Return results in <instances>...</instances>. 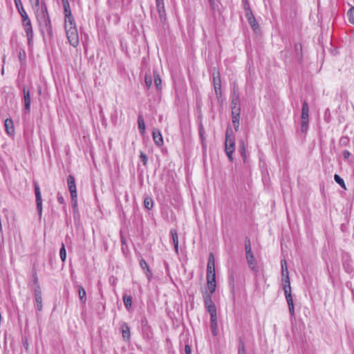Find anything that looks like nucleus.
<instances>
[{
  "label": "nucleus",
  "mask_w": 354,
  "mask_h": 354,
  "mask_svg": "<svg viewBox=\"0 0 354 354\" xmlns=\"http://www.w3.org/2000/svg\"><path fill=\"white\" fill-rule=\"evenodd\" d=\"M35 10L36 18L39 23L41 32H47L50 37L53 36V28L50 17L48 12L46 3L41 1V6H35V0H30Z\"/></svg>",
  "instance_id": "nucleus-1"
},
{
  "label": "nucleus",
  "mask_w": 354,
  "mask_h": 354,
  "mask_svg": "<svg viewBox=\"0 0 354 354\" xmlns=\"http://www.w3.org/2000/svg\"><path fill=\"white\" fill-rule=\"evenodd\" d=\"M235 149V138L232 131L227 127L225 132V151L230 162L233 161L232 154Z\"/></svg>",
  "instance_id": "nucleus-2"
},
{
  "label": "nucleus",
  "mask_w": 354,
  "mask_h": 354,
  "mask_svg": "<svg viewBox=\"0 0 354 354\" xmlns=\"http://www.w3.org/2000/svg\"><path fill=\"white\" fill-rule=\"evenodd\" d=\"M241 273L238 266L232 267L228 270L229 285L232 292L234 291L236 285L241 282Z\"/></svg>",
  "instance_id": "nucleus-3"
},
{
  "label": "nucleus",
  "mask_w": 354,
  "mask_h": 354,
  "mask_svg": "<svg viewBox=\"0 0 354 354\" xmlns=\"http://www.w3.org/2000/svg\"><path fill=\"white\" fill-rule=\"evenodd\" d=\"M65 30L70 44L73 47L77 46L79 45L80 40L77 27L70 26L65 28Z\"/></svg>",
  "instance_id": "nucleus-4"
},
{
  "label": "nucleus",
  "mask_w": 354,
  "mask_h": 354,
  "mask_svg": "<svg viewBox=\"0 0 354 354\" xmlns=\"http://www.w3.org/2000/svg\"><path fill=\"white\" fill-rule=\"evenodd\" d=\"M283 290L286 296V299L288 303L289 313L292 317L295 316V309H294V304L293 299L291 295V287L290 284H284L283 285Z\"/></svg>",
  "instance_id": "nucleus-5"
},
{
  "label": "nucleus",
  "mask_w": 354,
  "mask_h": 354,
  "mask_svg": "<svg viewBox=\"0 0 354 354\" xmlns=\"http://www.w3.org/2000/svg\"><path fill=\"white\" fill-rule=\"evenodd\" d=\"M213 85L215 94L218 100L222 97L221 82L218 71L213 73Z\"/></svg>",
  "instance_id": "nucleus-6"
},
{
  "label": "nucleus",
  "mask_w": 354,
  "mask_h": 354,
  "mask_svg": "<svg viewBox=\"0 0 354 354\" xmlns=\"http://www.w3.org/2000/svg\"><path fill=\"white\" fill-rule=\"evenodd\" d=\"M34 188L36 198L37 209L40 217L42 214V198L40 192V187L37 182H34Z\"/></svg>",
  "instance_id": "nucleus-7"
},
{
  "label": "nucleus",
  "mask_w": 354,
  "mask_h": 354,
  "mask_svg": "<svg viewBox=\"0 0 354 354\" xmlns=\"http://www.w3.org/2000/svg\"><path fill=\"white\" fill-rule=\"evenodd\" d=\"M22 24H23L24 30L26 34V37L28 39V44L29 46H30L32 44L33 32H32V24H31V21H30V19H27V21L23 20Z\"/></svg>",
  "instance_id": "nucleus-8"
},
{
  "label": "nucleus",
  "mask_w": 354,
  "mask_h": 354,
  "mask_svg": "<svg viewBox=\"0 0 354 354\" xmlns=\"http://www.w3.org/2000/svg\"><path fill=\"white\" fill-rule=\"evenodd\" d=\"M23 93H24V110L26 113H28L30 111L31 100H30V91L26 86H23Z\"/></svg>",
  "instance_id": "nucleus-9"
},
{
  "label": "nucleus",
  "mask_w": 354,
  "mask_h": 354,
  "mask_svg": "<svg viewBox=\"0 0 354 354\" xmlns=\"http://www.w3.org/2000/svg\"><path fill=\"white\" fill-rule=\"evenodd\" d=\"M207 283L210 294H213L216 287L215 272H212V273L207 272Z\"/></svg>",
  "instance_id": "nucleus-10"
},
{
  "label": "nucleus",
  "mask_w": 354,
  "mask_h": 354,
  "mask_svg": "<svg viewBox=\"0 0 354 354\" xmlns=\"http://www.w3.org/2000/svg\"><path fill=\"white\" fill-rule=\"evenodd\" d=\"M281 274L283 285L290 284L287 263L285 259L281 260Z\"/></svg>",
  "instance_id": "nucleus-11"
},
{
  "label": "nucleus",
  "mask_w": 354,
  "mask_h": 354,
  "mask_svg": "<svg viewBox=\"0 0 354 354\" xmlns=\"http://www.w3.org/2000/svg\"><path fill=\"white\" fill-rule=\"evenodd\" d=\"M67 183L71 198H77L75 181L74 177L72 175H69L68 176Z\"/></svg>",
  "instance_id": "nucleus-12"
},
{
  "label": "nucleus",
  "mask_w": 354,
  "mask_h": 354,
  "mask_svg": "<svg viewBox=\"0 0 354 354\" xmlns=\"http://www.w3.org/2000/svg\"><path fill=\"white\" fill-rule=\"evenodd\" d=\"M34 296L36 303V308L38 311H41L42 305V296L41 287H37L36 290H34Z\"/></svg>",
  "instance_id": "nucleus-13"
},
{
  "label": "nucleus",
  "mask_w": 354,
  "mask_h": 354,
  "mask_svg": "<svg viewBox=\"0 0 354 354\" xmlns=\"http://www.w3.org/2000/svg\"><path fill=\"white\" fill-rule=\"evenodd\" d=\"M210 315V328L212 334L216 336L218 334V324L216 312L209 313Z\"/></svg>",
  "instance_id": "nucleus-14"
},
{
  "label": "nucleus",
  "mask_w": 354,
  "mask_h": 354,
  "mask_svg": "<svg viewBox=\"0 0 354 354\" xmlns=\"http://www.w3.org/2000/svg\"><path fill=\"white\" fill-rule=\"evenodd\" d=\"M204 303L209 313H211V312H216V306L209 295H205L204 296Z\"/></svg>",
  "instance_id": "nucleus-15"
},
{
  "label": "nucleus",
  "mask_w": 354,
  "mask_h": 354,
  "mask_svg": "<svg viewBox=\"0 0 354 354\" xmlns=\"http://www.w3.org/2000/svg\"><path fill=\"white\" fill-rule=\"evenodd\" d=\"M14 2H15V4L16 6V8H17L19 13L20 14V15L22 18V21L23 20L27 21V19H29L28 15L23 7L21 1V0H14Z\"/></svg>",
  "instance_id": "nucleus-16"
},
{
  "label": "nucleus",
  "mask_w": 354,
  "mask_h": 354,
  "mask_svg": "<svg viewBox=\"0 0 354 354\" xmlns=\"http://www.w3.org/2000/svg\"><path fill=\"white\" fill-rule=\"evenodd\" d=\"M152 137L154 142L158 147H160L163 145V139L160 131L157 129H153L152 131Z\"/></svg>",
  "instance_id": "nucleus-17"
},
{
  "label": "nucleus",
  "mask_w": 354,
  "mask_h": 354,
  "mask_svg": "<svg viewBox=\"0 0 354 354\" xmlns=\"http://www.w3.org/2000/svg\"><path fill=\"white\" fill-rule=\"evenodd\" d=\"M121 328L123 339L125 342H129L131 337L130 328L127 323H123Z\"/></svg>",
  "instance_id": "nucleus-18"
},
{
  "label": "nucleus",
  "mask_w": 354,
  "mask_h": 354,
  "mask_svg": "<svg viewBox=\"0 0 354 354\" xmlns=\"http://www.w3.org/2000/svg\"><path fill=\"white\" fill-rule=\"evenodd\" d=\"M301 120H309V107L306 101L302 104Z\"/></svg>",
  "instance_id": "nucleus-19"
},
{
  "label": "nucleus",
  "mask_w": 354,
  "mask_h": 354,
  "mask_svg": "<svg viewBox=\"0 0 354 354\" xmlns=\"http://www.w3.org/2000/svg\"><path fill=\"white\" fill-rule=\"evenodd\" d=\"M140 266L146 274L148 279L150 280L151 277V273L146 261L143 259H141L140 260Z\"/></svg>",
  "instance_id": "nucleus-20"
},
{
  "label": "nucleus",
  "mask_w": 354,
  "mask_h": 354,
  "mask_svg": "<svg viewBox=\"0 0 354 354\" xmlns=\"http://www.w3.org/2000/svg\"><path fill=\"white\" fill-rule=\"evenodd\" d=\"M4 126L6 128V133L11 136L14 133V126H13V122L11 119L7 118L5 120Z\"/></svg>",
  "instance_id": "nucleus-21"
},
{
  "label": "nucleus",
  "mask_w": 354,
  "mask_h": 354,
  "mask_svg": "<svg viewBox=\"0 0 354 354\" xmlns=\"http://www.w3.org/2000/svg\"><path fill=\"white\" fill-rule=\"evenodd\" d=\"M212 272H215V265H214V257L212 253H210L209 255L207 266V272L212 273Z\"/></svg>",
  "instance_id": "nucleus-22"
},
{
  "label": "nucleus",
  "mask_w": 354,
  "mask_h": 354,
  "mask_svg": "<svg viewBox=\"0 0 354 354\" xmlns=\"http://www.w3.org/2000/svg\"><path fill=\"white\" fill-rule=\"evenodd\" d=\"M153 79H154V84H155L156 87L157 88V89L160 91L162 88V86H161L162 80H161L160 76L157 70H153Z\"/></svg>",
  "instance_id": "nucleus-23"
},
{
  "label": "nucleus",
  "mask_w": 354,
  "mask_h": 354,
  "mask_svg": "<svg viewBox=\"0 0 354 354\" xmlns=\"http://www.w3.org/2000/svg\"><path fill=\"white\" fill-rule=\"evenodd\" d=\"M64 17H65V21H64L65 28H68L70 26H76L75 21V19H74L73 15H67V16H65Z\"/></svg>",
  "instance_id": "nucleus-24"
},
{
  "label": "nucleus",
  "mask_w": 354,
  "mask_h": 354,
  "mask_svg": "<svg viewBox=\"0 0 354 354\" xmlns=\"http://www.w3.org/2000/svg\"><path fill=\"white\" fill-rule=\"evenodd\" d=\"M138 129L141 135H144L145 133V120L141 115H139L138 117Z\"/></svg>",
  "instance_id": "nucleus-25"
},
{
  "label": "nucleus",
  "mask_w": 354,
  "mask_h": 354,
  "mask_svg": "<svg viewBox=\"0 0 354 354\" xmlns=\"http://www.w3.org/2000/svg\"><path fill=\"white\" fill-rule=\"evenodd\" d=\"M208 2L212 12L219 11V7L221 5L219 0H208Z\"/></svg>",
  "instance_id": "nucleus-26"
},
{
  "label": "nucleus",
  "mask_w": 354,
  "mask_h": 354,
  "mask_svg": "<svg viewBox=\"0 0 354 354\" xmlns=\"http://www.w3.org/2000/svg\"><path fill=\"white\" fill-rule=\"evenodd\" d=\"M78 295L80 301L82 304H86V293L84 288L82 286H78Z\"/></svg>",
  "instance_id": "nucleus-27"
},
{
  "label": "nucleus",
  "mask_w": 354,
  "mask_h": 354,
  "mask_svg": "<svg viewBox=\"0 0 354 354\" xmlns=\"http://www.w3.org/2000/svg\"><path fill=\"white\" fill-rule=\"evenodd\" d=\"M123 301L125 308L127 310H129L132 306V297L128 295H123Z\"/></svg>",
  "instance_id": "nucleus-28"
},
{
  "label": "nucleus",
  "mask_w": 354,
  "mask_h": 354,
  "mask_svg": "<svg viewBox=\"0 0 354 354\" xmlns=\"http://www.w3.org/2000/svg\"><path fill=\"white\" fill-rule=\"evenodd\" d=\"M249 268L255 273H257L259 272V268L257 266V262L255 261L254 257L251 259H247Z\"/></svg>",
  "instance_id": "nucleus-29"
},
{
  "label": "nucleus",
  "mask_w": 354,
  "mask_h": 354,
  "mask_svg": "<svg viewBox=\"0 0 354 354\" xmlns=\"http://www.w3.org/2000/svg\"><path fill=\"white\" fill-rule=\"evenodd\" d=\"M248 21L254 31L259 29V26L254 17L248 19Z\"/></svg>",
  "instance_id": "nucleus-30"
},
{
  "label": "nucleus",
  "mask_w": 354,
  "mask_h": 354,
  "mask_svg": "<svg viewBox=\"0 0 354 354\" xmlns=\"http://www.w3.org/2000/svg\"><path fill=\"white\" fill-rule=\"evenodd\" d=\"M145 207L147 209H151L153 206V201L151 198L147 197L144 201Z\"/></svg>",
  "instance_id": "nucleus-31"
},
{
  "label": "nucleus",
  "mask_w": 354,
  "mask_h": 354,
  "mask_svg": "<svg viewBox=\"0 0 354 354\" xmlns=\"http://www.w3.org/2000/svg\"><path fill=\"white\" fill-rule=\"evenodd\" d=\"M157 10L159 15V17L161 20V21H163L166 19V11L165 8V6H162V8H157Z\"/></svg>",
  "instance_id": "nucleus-32"
},
{
  "label": "nucleus",
  "mask_w": 354,
  "mask_h": 354,
  "mask_svg": "<svg viewBox=\"0 0 354 354\" xmlns=\"http://www.w3.org/2000/svg\"><path fill=\"white\" fill-rule=\"evenodd\" d=\"M230 106H231V109L241 107L240 102H239V96L235 95L234 97H232Z\"/></svg>",
  "instance_id": "nucleus-33"
},
{
  "label": "nucleus",
  "mask_w": 354,
  "mask_h": 354,
  "mask_svg": "<svg viewBox=\"0 0 354 354\" xmlns=\"http://www.w3.org/2000/svg\"><path fill=\"white\" fill-rule=\"evenodd\" d=\"M335 181L341 186V187L346 189V185L342 178H341L338 174H335L334 176Z\"/></svg>",
  "instance_id": "nucleus-34"
},
{
  "label": "nucleus",
  "mask_w": 354,
  "mask_h": 354,
  "mask_svg": "<svg viewBox=\"0 0 354 354\" xmlns=\"http://www.w3.org/2000/svg\"><path fill=\"white\" fill-rule=\"evenodd\" d=\"M238 354H246L245 344L241 339L239 342Z\"/></svg>",
  "instance_id": "nucleus-35"
},
{
  "label": "nucleus",
  "mask_w": 354,
  "mask_h": 354,
  "mask_svg": "<svg viewBox=\"0 0 354 354\" xmlns=\"http://www.w3.org/2000/svg\"><path fill=\"white\" fill-rule=\"evenodd\" d=\"M308 121L309 120H301V131L302 133H306L308 129Z\"/></svg>",
  "instance_id": "nucleus-36"
},
{
  "label": "nucleus",
  "mask_w": 354,
  "mask_h": 354,
  "mask_svg": "<svg viewBox=\"0 0 354 354\" xmlns=\"http://www.w3.org/2000/svg\"><path fill=\"white\" fill-rule=\"evenodd\" d=\"M59 255H60V259H62V261L63 262L65 261L66 259V249H65V246H64V243H62V248H60Z\"/></svg>",
  "instance_id": "nucleus-37"
},
{
  "label": "nucleus",
  "mask_w": 354,
  "mask_h": 354,
  "mask_svg": "<svg viewBox=\"0 0 354 354\" xmlns=\"http://www.w3.org/2000/svg\"><path fill=\"white\" fill-rule=\"evenodd\" d=\"M347 15L349 22L354 24V7H352L348 10Z\"/></svg>",
  "instance_id": "nucleus-38"
},
{
  "label": "nucleus",
  "mask_w": 354,
  "mask_h": 354,
  "mask_svg": "<svg viewBox=\"0 0 354 354\" xmlns=\"http://www.w3.org/2000/svg\"><path fill=\"white\" fill-rule=\"evenodd\" d=\"M32 282H33V284L35 286L34 288H33V290H36L37 287H40L39 284V280H38V277H37V272L35 271H34L32 272Z\"/></svg>",
  "instance_id": "nucleus-39"
},
{
  "label": "nucleus",
  "mask_w": 354,
  "mask_h": 354,
  "mask_svg": "<svg viewBox=\"0 0 354 354\" xmlns=\"http://www.w3.org/2000/svg\"><path fill=\"white\" fill-rule=\"evenodd\" d=\"M145 83L147 88H149L152 85V77L151 75L146 74L145 77Z\"/></svg>",
  "instance_id": "nucleus-40"
},
{
  "label": "nucleus",
  "mask_w": 354,
  "mask_h": 354,
  "mask_svg": "<svg viewBox=\"0 0 354 354\" xmlns=\"http://www.w3.org/2000/svg\"><path fill=\"white\" fill-rule=\"evenodd\" d=\"M235 95L239 96V93L238 85L234 82L232 88V97H234Z\"/></svg>",
  "instance_id": "nucleus-41"
},
{
  "label": "nucleus",
  "mask_w": 354,
  "mask_h": 354,
  "mask_svg": "<svg viewBox=\"0 0 354 354\" xmlns=\"http://www.w3.org/2000/svg\"><path fill=\"white\" fill-rule=\"evenodd\" d=\"M240 152L241 157L243 158V160L245 161L246 159V154H245V147L243 142H241L240 144Z\"/></svg>",
  "instance_id": "nucleus-42"
},
{
  "label": "nucleus",
  "mask_w": 354,
  "mask_h": 354,
  "mask_svg": "<svg viewBox=\"0 0 354 354\" xmlns=\"http://www.w3.org/2000/svg\"><path fill=\"white\" fill-rule=\"evenodd\" d=\"M140 160L145 166L147 165L148 158L147 155L142 151L140 152Z\"/></svg>",
  "instance_id": "nucleus-43"
},
{
  "label": "nucleus",
  "mask_w": 354,
  "mask_h": 354,
  "mask_svg": "<svg viewBox=\"0 0 354 354\" xmlns=\"http://www.w3.org/2000/svg\"><path fill=\"white\" fill-rule=\"evenodd\" d=\"M19 60L21 61V64H24L25 62V60H26V53L24 50H21L19 52Z\"/></svg>",
  "instance_id": "nucleus-44"
},
{
  "label": "nucleus",
  "mask_w": 354,
  "mask_h": 354,
  "mask_svg": "<svg viewBox=\"0 0 354 354\" xmlns=\"http://www.w3.org/2000/svg\"><path fill=\"white\" fill-rule=\"evenodd\" d=\"M232 116H240L241 107L232 108Z\"/></svg>",
  "instance_id": "nucleus-45"
},
{
  "label": "nucleus",
  "mask_w": 354,
  "mask_h": 354,
  "mask_svg": "<svg viewBox=\"0 0 354 354\" xmlns=\"http://www.w3.org/2000/svg\"><path fill=\"white\" fill-rule=\"evenodd\" d=\"M245 252L252 250L251 242L249 238L246 237L245 239Z\"/></svg>",
  "instance_id": "nucleus-46"
},
{
  "label": "nucleus",
  "mask_w": 354,
  "mask_h": 354,
  "mask_svg": "<svg viewBox=\"0 0 354 354\" xmlns=\"http://www.w3.org/2000/svg\"><path fill=\"white\" fill-rule=\"evenodd\" d=\"M170 234L171 236L172 241L178 239L177 231L175 229H171L170 230Z\"/></svg>",
  "instance_id": "nucleus-47"
},
{
  "label": "nucleus",
  "mask_w": 354,
  "mask_h": 354,
  "mask_svg": "<svg viewBox=\"0 0 354 354\" xmlns=\"http://www.w3.org/2000/svg\"><path fill=\"white\" fill-rule=\"evenodd\" d=\"M22 343H23V346L25 348L26 351L28 352L29 348H28V339L26 337L22 338Z\"/></svg>",
  "instance_id": "nucleus-48"
},
{
  "label": "nucleus",
  "mask_w": 354,
  "mask_h": 354,
  "mask_svg": "<svg viewBox=\"0 0 354 354\" xmlns=\"http://www.w3.org/2000/svg\"><path fill=\"white\" fill-rule=\"evenodd\" d=\"M240 116H232V122L234 124H239Z\"/></svg>",
  "instance_id": "nucleus-49"
},
{
  "label": "nucleus",
  "mask_w": 354,
  "mask_h": 354,
  "mask_svg": "<svg viewBox=\"0 0 354 354\" xmlns=\"http://www.w3.org/2000/svg\"><path fill=\"white\" fill-rule=\"evenodd\" d=\"M348 141H349L348 138L346 137V136L342 137L340 138V143L344 145H346L347 143L348 142Z\"/></svg>",
  "instance_id": "nucleus-50"
},
{
  "label": "nucleus",
  "mask_w": 354,
  "mask_h": 354,
  "mask_svg": "<svg viewBox=\"0 0 354 354\" xmlns=\"http://www.w3.org/2000/svg\"><path fill=\"white\" fill-rule=\"evenodd\" d=\"M173 243L174 245V250L176 254L178 253V239L176 240H173Z\"/></svg>",
  "instance_id": "nucleus-51"
},
{
  "label": "nucleus",
  "mask_w": 354,
  "mask_h": 354,
  "mask_svg": "<svg viewBox=\"0 0 354 354\" xmlns=\"http://www.w3.org/2000/svg\"><path fill=\"white\" fill-rule=\"evenodd\" d=\"M243 6L245 11L248 10V9H250L249 2L248 0H243Z\"/></svg>",
  "instance_id": "nucleus-52"
},
{
  "label": "nucleus",
  "mask_w": 354,
  "mask_h": 354,
  "mask_svg": "<svg viewBox=\"0 0 354 354\" xmlns=\"http://www.w3.org/2000/svg\"><path fill=\"white\" fill-rule=\"evenodd\" d=\"M71 200H72V205H73V208L74 209V211H75V209H77V198H71Z\"/></svg>",
  "instance_id": "nucleus-53"
},
{
  "label": "nucleus",
  "mask_w": 354,
  "mask_h": 354,
  "mask_svg": "<svg viewBox=\"0 0 354 354\" xmlns=\"http://www.w3.org/2000/svg\"><path fill=\"white\" fill-rule=\"evenodd\" d=\"M245 254H246V259H251L254 257L252 250L246 251Z\"/></svg>",
  "instance_id": "nucleus-54"
},
{
  "label": "nucleus",
  "mask_w": 354,
  "mask_h": 354,
  "mask_svg": "<svg viewBox=\"0 0 354 354\" xmlns=\"http://www.w3.org/2000/svg\"><path fill=\"white\" fill-rule=\"evenodd\" d=\"M245 17L247 18V20L248 19H250V17H254L251 9H248V10H245Z\"/></svg>",
  "instance_id": "nucleus-55"
},
{
  "label": "nucleus",
  "mask_w": 354,
  "mask_h": 354,
  "mask_svg": "<svg viewBox=\"0 0 354 354\" xmlns=\"http://www.w3.org/2000/svg\"><path fill=\"white\" fill-rule=\"evenodd\" d=\"M156 8H162V6H164V0H156Z\"/></svg>",
  "instance_id": "nucleus-56"
},
{
  "label": "nucleus",
  "mask_w": 354,
  "mask_h": 354,
  "mask_svg": "<svg viewBox=\"0 0 354 354\" xmlns=\"http://www.w3.org/2000/svg\"><path fill=\"white\" fill-rule=\"evenodd\" d=\"M64 17L67 16V15H72L70 6L68 7V8H64Z\"/></svg>",
  "instance_id": "nucleus-57"
},
{
  "label": "nucleus",
  "mask_w": 354,
  "mask_h": 354,
  "mask_svg": "<svg viewBox=\"0 0 354 354\" xmlns=\"http://www.w3.org/2000/svg\"><path fill=\"white\" fill-rule=\"evenodd\" d=\"M57 201L60 204H64L65 203L64 197L59 194L57 195Z\"/></svg>",
  "instance_id": "nucleus-58"
},
{
  "label": "nucleus",
  "mask_w": 354,
  "mask_h": 354,
  "mask_svg": "<svg viewBox=\"0 0 354 354\" xmlns=\"http://www.w3.org/2000/svg\"><path fill=\"white\" fill-rule=\"evenodd\" d=\"M185 351L186 354H191V347L188 344L185 345Z\"/></svg>",
  "instance_id": "nucleus-59"
},
{
  "label": "nucleus",
  "mask_w": 354,
  "mask_h": 354,
  "mask_svg": "<svg viewBox=\"0 0 354 354\" xmlns=\"http://www.w3.org/2000/svg\"><path fill=\"white\" fill-rule=\"evenodd\" d=\"M295 50H301V45L300 44H295Z\"/></svg>",
  "instance_id": "nucleus-60"
},
{
  "label": "nucleus",
  "mask_w": 354,
  "mask_h": 354,
  "mask_svg": "<svg viewBox=\"0 0 354 354\" xmlns=\"http://www.w3.org/2000/svg\"><path fill=\"white\" fill-rule=\"evenodd\" d=\"M343 155H344V157L345 158H348V157L349 156L350 153H349L348 151H344L343 152Z\"/></svg>",
  "instance_id": "nucleus-61"
},
{
  "label": "nucleus",
  "mask_w": 354,
  "mask_h": 354,
  "mask_svg": "<svg viewBox=\"0 0 354 354\" xmlns=\"http://www.w3.org/2000/svg\"><path fill=\"white\" fill-rule=\"evenodd\" d=\"M234 128L236 131H239V124H234Z\"/></svg>",
  "instance_id": "nucleus-62"
},
{
  "label": "nucleus",
  "mask_w": 354,
  "mask_h": 354,
  "mask_svg": "<svg viewBox=\"0 0 354 354\" xmlns=\"http://www.w3.org/2000/svg\"><path fill=\"white\" fill-rule=\"evenodd\" d=\"M69 6H70L69 3H64V4H63L64 9L66 8H68Z\"/></svg>",
  "instance_id": "nucleus-63"
},
{
  "label": "nucleus",
  "mask_w": 354,
  "mask_h": 354,
  "mask_svg": "<svg viewBox=\"0 0 354 354\" xmlns=\"http://www.w3.org/2000/svg\"><path fill=\"white\" fill-rule=\"evenodd\" d=\"M62 4H64V3H69L68 1V0H62Z\"/></svg>",
  "instance_id": "nucleus-64"
}]
</instances>
